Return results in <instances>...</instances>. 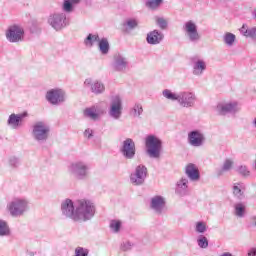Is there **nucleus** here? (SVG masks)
<instances>
[{
    "label": "nucleus",
    "mask_w": 256,
    "mask_h": 256,
    "mask_svg": "<svg viewBox=\"0 0 256 256\" xmlns=\"http://www.w3.org/2000/svg\"><path fill=\"white\" fill-rule=\"evenodd\" d=\"M252 15H253L254 19L256 20V10L253 11Z\"/></svg>",
    "instance_id": "obj_50"
},
{
    "label": "nucleus",
    "mask_w": 256,
    "mask_h": 256,
    "mask_svg": "<svg viewBox=\"0 0 256 256\" xmlns=\"http://www.w3.org/2000/svg\"><path fill=\"white\" fill-rule=\"evenodd\" d=\"M147 154L151 159H159L161 157V149H163V141L155 135H148L145 139Z\"/></svg>",
    "instance_id": "obj_5"
},
{
    "label": "nucleus",
    "mask_w": 256,
    "mask_h": 256,
    "mask_svg": "<svg viewBox=\"0 0 256 256\" xmlns=\"http://www.w3.org/2000/svg\"><path fill=\"white\" fill-rule=\"evenodd\" d=\"M205 141V134L201 130H192L188 133V143L191 147H203Z\"/></svg>",
    "instance_id": "obj_16"
},
{
    "label": "nucleus",
    "mask_w": 256,
    "mask_h": 256,
    "mask_svg": "<svg viewBox=\"0 0 256 256\" xmlns=\"http://www.w3.org/2000/svg\"><path fill=\"white\" fill-rule=\"evenodd\" d=\"M27 112L23 114H11L8 118L7 124L13 129H17V127L21 126V121L25 119Z\"/></svg>",
    "instance_id": "obj_24"
},
{
    "label": "nucleus",
    "mask_w": 256,
    "mask_h": 256,
    "mask_svg": "<svg viewBox=\"0 0 256 256\" xmlns=\"http://www.w3.org/2000/svg\"><path fill=\"white\" fill-rule=\"evenodd\" d=\"M98 47L102 55H107L109 53V49H111V47L109 46V40L107 38L100 39L98 41Z\"/></svg>",
    "instance_id": "obj_28"
},
{
    "label": "nucleus",
    "mask_w": 256,
    "mask_h": 256,
    "mask_svg": "<svg viewBox=\"0 0 256 256\" xmlns=\"http://www.w3.org/2000/svg\"><path fill=\"white\" fill-rule=\"evenodd\" d=\"M50 131L51 129L45 122L39 121L32 126V137L38 143H45L49 139Z\"/></svg>",
    "instance_id": "obj_6"
},
{
    "label": "nucleus",
    "mask_w": 256,
    "mask_h": 256,
    "mask_svg": "<svg viewBox=\"0 0 256 256\" xmlns=\"http://www.w3.org/2000/svg\"><path fill=\"white\" fill-rule=\"evenodd\" d=\"M241 108H239V104L237 102H221L216 106V112L218 115H235V113H239Z\"/></svg>",
    "instance_id": "obj_12"
},
{
    "label": "nucleus",
    "mask_w": 256,
    "mask_h": 256,
    "mask_svg": "<svg viewBox=\"0 0 256 256\" xmlns=\"http://www.w3.org/2000/svg\"><path fill=\"white\" fill-rule=\"evenodd\" d=\"M112 67L114 71L125 73V71L129 69V59H127L125 55L117 53L113 56Z\"/></svg>",
    "instance_id": "obj_14"
},
{
    "label": "nucleus",
    "mask_w": 256,
    "mask_h": 256,
    "mask_svg": "<svg viewBox=\"0 0 256 256\" xmlns=\"http://www.w3.org/2000/svg\"><path fill=\"white\" fill-rule=\"evenodd\" d=\"M48 24L51 25L52 29L55 31H61L69 25V18H67V14L63 12L53 13L48 17Z\"/></svg>",
    "instance_id": "obj_7"
},
{
    "label": "nucleus",
    "mask_w": 256,
    "mask_h": 256,
    "mask_svg": "<svg viewBox=\"0 0 256 256\" xmlns=\"http://www.w3.org/2000/svg\"><path fill=\"white\" fill-rule=\"evenodd\" d=\"M185 175L190 179V181H199L201 179V174L199 173V168L193 163L186 165Z\"/></svg>",
    "instance_id": "obj_22"
},
{
    "label": "nucleus",
    "mask_w": 256,
    "mask_h": 256,
    "mask_svg": "<svg viewBox=\"0 0 256 256\" xmlns=\"http://www.w3.org/2000/svg\"><path fill=\"white\" fill-rule=\"evenodd\" d=\"M233 195L240 201L245 199V184L243 182L234 183L232 187Z\"/></svg>",
    "instance_id": "obj_25"
},
{
    "label": "nucleus",
    "mask_w": 256,
    "mask_h": 256,
    "mask_svg": "<svg viewBox=\"0 0 256 256\" xmlns=\"http://www.w3.org/2000/svg\"><path fill=\"white\" fill-rule=\"evenodd\" d=\"M73 5L69 0H64L62 9L65 13H73Z\"/></svg>",
    "instance_id": "obj_37"
},
{
    "label": "nucleus",
    "mask_w": 256,
    "mask_h": 256,
    "mask_svg": "<svg viewBox=\"0 0 256 256\" xmlns=\"http://www.w3.org/2000/svg\"><path fill=\"white\" fill-rule=\"evenodd\" d=\"M220 256H233V254L231 252H224Z\"/></svg>",
    "instance_id": "obj_48"
},
{
    "label": "nucleus",
    "mask_w": 256,
    "mask_h": 256,
    "mask_svg": "<svg viewBox=\"0 0 256 256\" xmlns=\"http://www.w3.org/2000/svg\"><path fill=\"white\" fill-rule=\"evenodd\" d=\"M167 205V201L163 196H154L150 201V209L156 213V215H163L165 213V206Z\"/></svg>",
    "instance_id": "obj_18"
},
{
    "label": "nucleus",
    "mask_w": 256,
    "mask_h": 256,
    "mask_svg": "<svg viewBox=\"0 0 256 256\" xmlns=\"http://www.w3.org/2000/svg\"><path fill=\"white\" fill-rule=\"evenodd\" d=\"M163 39H165V34L159 30L150 31L146 36L148 45H159Z\"/></svg>",
    "instance_id": "obj_20"
},
{
    "label": "nucleus",
    "mask_w": 256,
    "mask_h": 256,
    "mask_svg": "<svg viewBox=\"0 0 256 256\" xmlns=\"http://www.w3.org/2000/svg\"><path fill=\"white\" fill-rule=\"evenodd\" d=\"M69 1L74 5H78V3H80L81 0H69Z\"/></svg>",
    "instance_id": "obj_49"
},
{
    "label": "nucleus",
    "mask_w": 256,
    "mask_h": 256,
    "mask_svg": "<svg viewBox=\"0 0 256 256\" xmlns=\"http://www.w3.org/2000/svg\"><path fill=\"white\" fill-rule=\"evenodd\" d=\"M24 33L25 32L21 26L13 25L8 28L6 38L10 43H19V41L23 40Z\"/></svg>",
    "instance_id": "obj_17"
},
{
    "label": "nucleus",
    "mask_w": 256,
    "mask_h": 256,
    "mask_svg": "<svg viewBox=\"0 0 256 256\" xmlns=\"http://www.w3.org/2000/svg\"><path fill=\"white\" fill-rule=\"evenodd\" d=\"M8 165L9 167H12V169H17V167H19V158L15 156L9 157Z\"/></svg>",
    "instance_id": "obj_39"
},
{
    "label": "nucleus",
    "mask_w": 256,
    "mask_h": 256,
    "mask_svg": "<svg viewBox=\"0 0 256 256\" xmlns=\"http://www.w3.org/2000/svg\"><path fill=\"white\" fill-rule=\"evenodd\" d=\"M176 193L180 197H185L189 193V180L185 177H182L176 183Z\"/></svg>",
    "instance_id": "obj_23"
},
{
    "label": "nucleus",
    "mask_w": 256,
    "mask_h": 256,
    "mask_svg": "<svg viewBox=\"0 0 256 256\" xmlns=\"http://www.w3.org/2000/svg\"><path fill=\"white\" fill-rule=\"evenodd\" d=\"M233 169V160L226 159L222 165L221 170L219 171L218 175H223L224 173H227Z\"/></svg>",
    "instance_id": "obj_34"
},
{
    "label": "nucleus",
    "mask_w": 256,
    "mask_h": 256,
    "mask_svg": "<svg viewBox=\"0 0 256 256\" xmlns=\"http://www.w3.org/2000/svg\"><path fill=\"white\" fill-rule=\"evenodd\" d=\"M162 95L169 101H177L180 107H184L186 109L195 107V103L197 102V96L195 93L189 91L173 93L171 90L165 89L163 90Z\"/></svg>",
    "instance_id": "obj_1"
},
{
    "label": "nucleus",
    "mask_w": 256,
    "mask_h": 256,
    "mask_svg": "<svg viewBox=\"0 0 256 256\" xmlns=\"http://www.w3.org/2000/svg\"><path fill=\"white\" fill-rule=\"evenodd\" d=\"M234 214L236 217L243 219L247 214V206L243 202H238L234 205Z\"/></svg>",
    "instance_id": "obj_26"
},
{
    "label": "nucleus",
    "mask_w": 256,
    "mask_h": 256,
    "mask_svg": "<svg viewBox=\"0 0 256 256\" xmlns=\"http://www.w3.org/2000/svg\"><path fill=\"white\" fill-rule=\"evenodd\" d=\"M6 209L11 217H23L29 211V200L15 197L7 203Z\"/></svg>",
    "instance_id": "obj_3"
},
{
    "label": "nucleus",
    "mask_w": 256,
    "mask_h": 256,
    "mask_svg": "<svg viewBox=\"0 0 256 256\" xmlns=\"http://www.w3.org/2000/svg\"><path fill=\"white\" fill-rule=\"evenodd\" d=\"M156 23L160 29H167V20L165 18H157Z\"/></svg>",
    "instance_id": "obj_43"
},
{
    "label": "nucleus",
    "mask_w": 256,
    "mask_h": 256,
    "mask_svg": "<svg viewBox=\"0 0 256 256\" xmlns=\"http://www.w3.org/2000/svg\"><path fill=\"white\" fill-rule=\"evenodd\" d=\"M240 32L244 37H250L251 39H256V27L247 28V25H243Z\"/></svg>",
    "instance_id": "obj_30"
},
{
    "label": "nucleus",
    "mask_w": 256,
    "mask_h": 256,
    "mask_svg": "<svg viewBox=\"0 0 256 256\" xmlns=\"http://www.w3.org/2000/svg\"><path fill=\"white\" fill-rule=\"evenodd\" d=\"M207 71V62L200 58L192 59V73L195 77H201Z\"/></svg>",
    "instance_id": "obj_19"
},
{
    "label": "nucleus",
    "mask_w": 256,
    "mask_h": 256,
    "mask_svg": "<svg viewBox=\"0 0 256 256\" xmlns=\"http://www.w3.org/2000/svg\"><path fill=\"white\" fill-rule=\"evenodd\" d=\"M11 234V230L9 229V224L7 221L0 220V237H7V235Z\"/></svg>",
    "instance_id": "obj_33"
},
{
    "label": "nucleus",
    "mask_w": 256,
    "mask_h": 256,
    "mask_svg": "<svg viewBox=\"0 0 256 256\" xmlns=\"http://www.w3.org/2000/svg\"><path fill=\"white\" fill-rule=\"evenodd\" d=\"M61 211L64 217H67L68 219H72V221H75L77 208H76V204L73 203V200L65 199L64 201H62Z\"/></svg>",
    "instance_id": "obj_15"
},
{
    "label": "nucleus",
    "mask_w": 256,
    "mask_h": 256,
    "mask_svg": "<svg viewBox=\"0 0 256 256\" xmlns=\"http://www.w3.org/2000/svg\"><path fill=\"white\" fill-rule=\"evenodd\" d=\"M147 167L143 164L138 165L134 172L130 174V183L135 186H140L147 179Z\"/></svg>",
    "instance_id": "obj_10"
},
{
    "label": "nucleus",
    "mask_w": 256,
    "mask_h": 256,
    "mask_svg": "<svg viewBox=\"0 0 256 256\" xmlns=\"http://www.w3.org/2000/svg\"><path fill=\"white\" fill-rule=\"evenodd\" d=\"M249 227H256V216L250 217Z\"/></svg>",
    "instance_id": "obj_46"
},
{
    "label": "nucleus",
    "mask_w": 256,
    "mask_h": 256,
    "mask_svg": "<svg viewBox=\"0 0 256 256\" xmlns=\"http://www.w3.org/2000/svg\"><path fill=\"white\" fill-rule=\"evenodd\" d=\"M84 85L86 87H90L92 93H94L95 95H101V93L105 92V85L100 81L93 82V80L88 78L85 80Z\"/></svg>",
    "instance_id": "obj_21"
},
{
    "label": "nucleus",
    "mask_w": 256,
    "mask_h": 256,
    "mask_svg": "<svg viewBox=\"0 0 256 256\" xmlns=\"http://www.w3.org/2000/svg\"><path fill=\"white\" fill-rule=\"evenodd\" d=\"M46 100L50 105H63L67 101V93L60 88H53L47 91Z\"/></svg>",
    "instance_id": "obj_8"
},
{
    "label": "nucleus",
    "mask_w": 256,
    "mask_h": 256,
    "mask_svg": "<svg viewBox=\"0 0 256 256\" xmlns=\"http://www.w3.org/2000/svg\"><path fill=\"white\" fill-rule=\"evenodd\" d=\"M237 171L240 175H242V177H249V175H251V172L249 171L247 166H239Z\"/></svg>",
    "instance_id": "obj_41"
},
{
    "label": "nucleus",
    "mask_w": 256,
    "mask_h": 256,
    "mask_svg": "<svg viewBox=\"0 0 256 256\" xmlns=\"http://www.w3.org/2000/svg\"><path fill=\"white\" fill-rule=\"evenodd\" d=\"M198 247L200 249H207L209 247V240L204 235H200L197 239Z\"/></svg>",
    "instance_id": "obj_36"
},
{
    "label": "nucleus",
    "mask_w": 256,
    "mask_h": 256,
    "mask_svg": "<svg viewBox=\"0 0 256 256\" xmlns=\"http://www.w3.org/2000/svg\"><path fill=\"white\" fill-rule=\"evenodd\" d=\"M84 116L88 117V119H92V121H97V119H99V114L95 107L86 108L84 110Z\"/></svg>",
    "instance_id": "obj_31"
},
{
    "label": "nucleus",
    "mask_w": 256,
    "mask_h": 256,
    "mask_svg": "<svg viewBox=\"0 0 256 256\" xmlns=\"http://www.w3.org/2000/svg\"><path fill=\"white\" fill-rule=\"evenodd\" d=\"M89 164L83 161H76L72 162L69 167L68 171L76 181H85L89 178Z\"/></svg>",
    "instance_id": "obj_4"
},
{
    "label": "nucleus",
    "mask_w": 256,
    "mask_h": 256,
    "mask_svg": "<svg viewBox=\"0 0 256 256\" xmlns=\"http://www.w3.org/2000/svg\"><path fill=\"white\" fill-rule=\"evenodd\" d=\"M131 242H124L121 244V250L122 251H131Z\"/></svg>",
    "instance_id": "obj_44"
},
{
    "label": "nucleus",
    "mask_w": 256,
    "mask_h": 256,
    "mask_svg": "<svg viewBox=\"0 0 256 256\" xmlns=\"http://www.w3.org/2000/svg\"><path fill=\"white\" fill-rule=\"evenodd\" d=\"M183 31L191 43H199V41H201V35L197 30V24H195L193 20H189L184 23Z\"/></svg>",
    "instance_id": "obj_11"
},
{
    "label": "nucleus",
    "mask_w": 256,
    "mask_h": 256,
    "mask_svg": "<svg viewBox=\"0 0 256 256\" xmlns=\"http://www.w3.org/2000/svg\"><path fill=\"white\" fill-rule=\"evenodd\" d=\"M108 115L116 121L121 119V116L123 115V99H121L119 95L112 97Z\"/></svg>",
    "instance_id": "obj_9"
},
{
    "label": "nucleus",
    "mask_w": 256,
    "mask_h": 256,
    "mask_svg": "<svg viewBox=\"0 0 256 256\" xmlns=\"http://www.w3.org/2000/svg\"><path fill=\"white\" fill-rule=\"evenodd\" d=\"M248 256H256V248H252L248 251Z\"/></svg>",
    "instance_id": "obj_47"
},
{
    "label": "nucleus",
    "mask_w": 256,
    "mask_h": 256,
    "mask_svg": "<svg viewBox=\"0 0 256 256\" xmlns=\"http://www.w3.org/2000/svg\"><path fill=\"white\" fill-rule=\"evenodd\" d=\"M237 39V37L235 36V34L227 32L226 34H224L223 36V42L225 43V45H227L228 47H233V45H235V40Z\"/></svg>",
    "instance_id": "obj_32"
},
{
    "label": "nucleus",
    "mask_w": 256,
    "mask_h": 256,
    "mask_svg": "<svg viewBox=\"0 0 256 256\" xmlns=\"http://www.w3.org/2000/svg\"><path fill=\"white\" fill-rule=\"evenodd\" d=\"M124 25H126L128 29H135L139 25V22L137 21V19H128L126 20Z\"/></svg>",
    "instance_id": "obj_40"
},
{
    "label": "nucleus",
    "mask_w": 256,
    "mask_h": 256,
    "mask_svg": "<svg viewBox=\"0 0 256 256\" xmlns=\"http://www.w3.org/2000/svg\"><path fill=\"white\" fill-rule=\"evenodd\" d=\"M120 153L124 157V159H135V153L137 150L135 148V141L131 138H127L122 142V146L120 148Z\"/></svg>",
    "instance_id": "obj_13"
},
{
    "label": "nucleus",
    "mask_w": 256,
    "mask_h": 256,
    "mask_svg": "<svg viewBox=\"0 0 256 256\" xmlns=\"http://www.w3.org/2000/svg\"><path fill=\"white\" fill-rule=\"evenodd\" d=\"M99 41V34H88V36L84 39V45L86 47H93V45H95V43H99Z\"/></svg>",
    "instance_id": "obj_29"
},
{
    "label": "nucleus",
    "mask_w": 256,
    "mask_h": 256,
    "mask_svg": "<svg viewBox=\"0 0 256 256\" xmlns=\"http://www.w3.org/2000/svg\"><path fill=\"white\" fill-rule=\"evenodd\" d=\"M84 137H87V139H91L93 137V130L91 129H86L84 131Z\"/></svg>",
    "instance_id": "obj_45"
},
{
    "label": "nucleus",
    "mask_w": 256,
    "mask_h": 256,
    "mask_svg": "<svg viewBox=\"0 0 256 256\" xmlns=\"http://www.w3.org/2000/svg\"><path fill=\"white\" fill-rule=\"evenodd\" d=\"M195 230L197 233H205L207 231V225L204 222H197Z\"/></svg>",
    "instance_id": "obj_42"
},
{
    "label": "nucleus",
    "mask_w": 256,
    "mask_h": 256,
    "mask_svg": "<svg viewBox=\"0 0 256 256\" xmlns=\"http://www.w3.org/2000/svg\"><path fill=\"white\" fill-rule=\"evenodd\" d=\"M95 217V204L90 200H78L76 201V223H85L91 221Z\"/></svg>",
    "instance_id": "obj_2"
},
{
    "label": "nucleus",
    "mask_w": 256,
    "mask_h": 256,
    "mask_svg": "<svg viewBox=\"0 0 256 256\" xmlns=\"http://www.w3.org/2000/svg\"><path fill=\"white\" fill-rule=\"evenodd\" d=\"M130 115L134 119H141V115H143V105L141 103H135L130 109Z\"/></svg>",
    "instance_id": "obj_27"
},
{
    "label": "nucleus",
    "mask_w": 256,
    "mask_h": 256,
    "mask_svg": "<svg viewBox=\"0 0 256 256\" xmlns=\"http://www.w3.org/2000/svg\"><path fill=\"white\" fill-rule=\"evenodd\" d=\"M110 229H112V231L114 233H119L120 229H121V221L118 220H112L110 222Z\"/></svg>",
    "instance_id": "obj_38"
},
{
    "label": "nucleus",
    "mask_w": 256,
    "mask_h": 256,
    "mask_svg": "<svg viewBox=\"0 0 256 256\" xmlns=\"http://www.w3.org/2000/svg\"><path fill=\"white\" fill-rule=\"evenodd\" d=\"M161 3H163V0H146V7L153 10L159 9Z\"/></svg>",
    "instance_id": "obj_35"
}]
</instances>
